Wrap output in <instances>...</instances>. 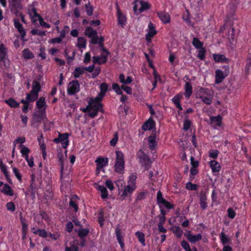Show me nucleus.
Here are the masks:
<instances>
[{
    "label": "nucleus",
    "mask_w": 251,
    "mask_h": 251,
    "mask_svg": "<svg viewBox=\"0 0 251 251\" xmlns=\"http://www.w3.org/2000/svg\"><path fill=\"white\" fill-rule=\"evenodd\" d=\"M116 160L115 164V171L119 173L123 174L124 172L125 161L124 154L120 151H116Z\"/></svg>",
    "instance_id": "obj_1"
},
{
    "label": "nucleus",
    "mask_w": 251,
    "mask_h": 251,
    "mask_svg": "<svg viewBox=\"0 0 251 251\" xmlns=\"http://www.w3.org/2000/svg\"><path fill=\"white\" fill-rule=\"evenodd\" d=\"M136 178V176L133 174L130 176L129 179L128 181V185L125 186L124 192L122 195V196L123 197L124 199L129 194H131L136 189V187L135 183Z\"/></svg>",
    "instance_id": "obj_2"
},
{
    "label": "nucleus",
    "mask_w": 251,
    "mask_h": 251,
    "mask_svg": "<svg viewBox=\"0 0 251 251\" xmlns=\"http://www.w3.org/2000/svg\"><path fill=\"white\" fill-rule=\"evenodd\" d=\"M138 156L142 166L144 167L146 170H149L151 167V161L148 156L145 154L141 150L138 151Z\"/></svg>",
    "instance_id": "obj_3"
},
{
    "label": "nucleus",
    "mask_w": 251,
    "mask_h": 251,
    "mask_svg": "<svg viewBox=\"0 0 251 251\" xmlns=\"http://www.w3.org/2000/svg\"><path fill=\"white\" fill-rule=\"evenodd\" d=\"M46 119V107L43 109L38 110L33 115L32 123L33 124L39 123Z\"/></svg>",
    "instance_id": "obj_4"
},
{
    "label": "nucleus",
    "mask_w": 251,
    "mask_h": 251,
    "mask_svg": "<svg viewBox=\"0 0 251 251\" xmlns=\"http://www.w3.org/2000/svg\"><path fill=\"white\" fill-rule=\"evenodd\" d=\"M138 0H135L134 1V3H135V4L133 6V10L136 14H138L139 13L150 8L151 5L149 4V3L148 2L144 1L143 0H140V1H139V3L141 5V7L138 9H138L137 8V4H136V2Z\"/></svg>",
    "instance_id": "obj_5"
},
{
    "label": "nucleus",
    "mask_w": 251,
    "mask_h": 251,
    "mask_svg": "<svg viewBox=\"0 0 251 251\" xmlns=\"http://www.w3.org/2000/svg\"><path fill=\"white\" fill-rule=\"evenodd\" d=\"M79 90V84L78 80H75L70 82L68 86V93L69 95H74Z\"/></svg>",
    "instance_id": "obj_6"
},
{
    "label": "nucleus",
    "mask_w": 251,
    "mask_h": 251,
    "mask_svg": "<svg viewBox=\"0 0 251 251\" xmlns=\"http://www.w3.org/2000/svg\"><path fill=\"white\" fill-rule=\"evenodd\" d=\"M226 71L227 72H226L225 75L220 70H217L215 72V83L216 84H219L221 83L225 77L227 75L229 72V67H226Z\"/></svg>",
    "instance_id": "obj_7"
},
{
    "label": "nucleus",
    "mask_w": 251,
    "mask_h": 251,
    "mask_svg": "<svg viewBox=\"0 0 251 251\" xmlns=\"http://www.w3.org/2000/svg\"><path fill=\"white\" fill-rule=\"evenodd\" d=\"M200 203L201 208L202 209H205L207 207L206 200L207 197L206 196V193L204 191H201L200 196Z\"/></svg>",
    "instance_id": "obj_8"
},
{
    "label": "nucleus",
    "mask_w": 251,
    "mask_h": 251,
    "mask_svg": "<svg viewBox=\"0 0 251 251\" xmlns=\"http://www.w3.org/2000/svg\"><path fill=\"white\" fill-rule=\"evenodd\" d=\"M68 136L69 134L67 133L59 134V135L60 142H61L62 147L64 149H66L68 145Z\"/></svg>",
    "instance_id": "obj_9"
},
{
    "label": "nucleus",
    "mask_w": 251,
    "mask_h": 251,
    "mask_svg": "<svg viewBox=\"0 0 251 251\" xmlns=\"http://www.w3.org/2000/svg\"><path fill=\"white\" fill-rule=\"evenodd\" d=\"M157 14L160 20L164 24L169 23L170 22V15L166 12H157Z\"/></svg>",
    "instance_id": "obj_10"
},
{
    "label": "nucleus",
    "mask_w": 251,
    "mask_h": 251,
    "mask_svg": "<svg viewBox=\"0 0 251 251\" xmlns=\"http://www.w3.org/2000/svg\"><path fill=\"white\" fill-rule=\"evenodd\" d=\"M107 60V56L104 55H101L100 56H95L93 57V61L95 64H101L105 63Z\"/></svg>",
    "instance_id": "obj_11"
},
{
    "label": "nucleus",
    "mask_w": 251,
    "mask_h": 251,
    "mask_svg": "<svg viewBox=\"0 0 251 251\" xmlns=\"http://www.w3.org/2000/svg\"><path fill=\"white\" fill-rule=\"evenodd\" d=\"M115 233L116 235L117 239L122 249H124V243L122 241L123 236L122 235L121 230L119 227V226H116L115 229Z\"/></svg>",
    "instance_id": "obj_12"
},
{
    "label": "nucleus",
    "mask_w": 251,
    "mask_h": 251,
    "mask_svg": "<svg viewBox=\"0 0 251 251\" xmlns=\"http://www.w3.org/2000/svg\"><path fill=\"white\" fill-rule=\"evenodd\" d=\"M117 15L118 24L123 27L126 25V16L122 13L119 8H117Z\"/></svg>",
    "instance_id": "obj_13"
},
{
    "label": "nucleus",
    "mask_w": 251,
    "mask_h": 251,
    "mask_svg": "<svg viewBox=\"0 0 251 251\" xmlns=\"http://www.w3.org/2000/svg\"><path fill=\"white\" fill-rule=\"evenodd\" d=\"M149 32L146 36L147 40L149 41L156 33V31L154 29V26L151 23H150L149 24Z\"/></svg>",
    "instance_id": "obj_14"
},
{
    "label": "nucleus",
    "mask_w": 251,
    "mask_h": 251,
    "mask_svg": "<svg viewBox=\"0 0 251 251\" xmlns=\"http://www.w3.org/2000/svg\"><path fill=\"white\" fill-rule=\"evenodd\" d=\"M213 57L214 60L217 62L227 63L229 61V59L223 54H214Z\"/></svg>",
    "instance_id": "obj_15"
},
{
    "label": "nucleus",
    "mask_w": 251,
    "mask_h": 251,
    "mask_svg": "<svg viewBox=\"0 0 251 251\" xmlns=\"http://www.w3.org/2000/svg\"><path fill=\"white\" fill-rule=\"evenodd\" d=\"M187 238L190 242L193 243L200 241L202 238V236L201 234L193 235L188 233L187 235Z\"/></svg>",
    "instance_id": "obj_16"
},
{
    "label": "nucleus",
    "mask_w": 251,
    "mask_h": 251,
    "mask_svg": "<svg viewBox=\"0 0 251 251\" xmlns=\"http://www.w3.org/2000/svg\"><path fill=\"white\" fill-rule=\"evenodd\" d=\"M154 126L155 123L153 120L151 119H149L142 126V129L144 130H150L152 129Z\"/></svg>",
    "instance_id": "obj_17"
},
{
    "label": "nucleus",
    "mask_w": 251,
    "mask_h": 251,
    "mask_svg": "<svg viewBox=\"0 0 251 251\" xmlns=\"http://www.w3.org/2000/svg\"><path fill=\"white\" fill-rule=\"evenodd\" d=\"M14 25L15 27L20 33L22 38H23L25 35V32L24 29L22 25L20 23L19 20L18 19L14 20Z\"/></svg>",
    "instance_id": "obj_18"
},
{
    "label": "nucleus",
    "mask_w": 251,
    "mask_h": 251,
    "mask_svg": "<svg viewBox=\"0 0 251 251\" xmlns=\"http://www.w3.org/2000/svg\"><path fill=\"white\" fill-rule=\"evenodd\" d=\"M97 163L98 169H102L104 166H106L108 163V159L106 158L104 159L103 157H99L96 160Z\"/></svg>",
    "instance_id": "obj_19"
},
{
    "label": "nucleus",
    "mask_w": 251,
    "mask_h": 251,
    "mask_svg": "<svg viewBox=\"0 0 251 251\" xmlns=\"http://www.w3.org/2000/svg\"><path fill=\"white\" fill-rule=\"evenodd\" d=\"M209 164L213 172L216 173L220 171L221 167L217 161L212 160Z\"/></svg>",
    "instance_id": "obj_20"
},
{
    "label": "nucleus",
    "mask_w": 251,
    "mask_h": 251,
    "mask_svg": "<svg viewBox=\"0 0 251 251\" xmlns=\"http://www.w3.org/2000/svg\"><path fill=\"white\" fill-rule=\"evenodd\" d=\"M9 2L12 8L15 9L16 11H19L22 9L20 0H9Z\"/></svg>",
    "instance_id": "obj_21"
},
{
    "label": "nucleus",
    "mask_w": 251,
    "mask_h": 251,
    "mask_svg": "<svg viewBox=\"0 0 251 251\" xmlns=\"http://www.w3.org/2000/svg\"><path fill=\"white\" fill-rule=\"evenodd\" d=\"M89 108L91 109V110H96L97 111H102V104L100 102L90 103V102H89Z\"/></svg>",
    "instance_id": "obj_22"
},
{
    "label": "nucleus",
    "mask_w": 251,
    "mask_h": 251,
    "mask_svg": "<svg viewBox=\"0 0 251 251\" xmlns=\"http://www.w3.org/2000/svg\"><path fill=\"white\" fill-rule=\"evenodd\" d=\"M210 122L211 124H213V125L216 126H220L221 125L222 117L220 115H218L216 117H211Z\"/></svg>",
    "instance_id": "obj_23"
},
{
    "label": "nucleus",
    "mask_w": 251,
    "mask_h": 251,
    "mask_svg": "<svg viewBox=\"0 0 251 251\" xmlns=\"http://www.w3.org/2000/svg\"><path fill=\"white\" fill-rule=\"evenodd\" d=\"M156 137L155 135L150 136L148 138L149 146L151 150L155 149L157 146L156 142L155 141Z\"/></svg>",
    "instance_id": "obj_24"
},
{
    "label": "nucleus",
    "mask_w": 251,
    "mask_h": 251,
    "mask_svg": "<svg viewBox=\"0 0 251 251\" xmlns=\"http://www.w3.org/2000/svg\"><path fill=\"white\" fill-rule=\"evenodd\" d=\"M192 93V86L191 84L187 82L185 85V96L187 99L189 98Z\"/></svg>",
    "instance_id": "obj_25"
},
{
    "label": "nucleus",
    "mask_w": 251,
    "mask_h": 251,
    "mask_svg": "<svg viewBox=\"0 0 251 251\" xmlns=\"http://www.w3.org/2000/svg\"><path fill=\"white\" fill-rule=\"evenodd\" d=\"M32 92H35L38 94L39 92L41 90V85L40 79L39 80H34L32 82Z\"/></svg>",
    "instance_id": "obj_26"
},
{
    "label": "nucleus",
    "mask_w": 251,
    "mask_h": 251,
    "mask_svg": "<svg viewBox=\"0 0 251 251\" xmlns=\"http://www.w3.org/2000/svg\"><path fill=\"white\" fill-rule=\"evenodd\" d=\"M1 192L8 196H12L13 195V191L7 184L4 185V186Z\"/></svg>",
    "instance_id": "obj_27"
},
{
    "label": "nucleus",
    "mask_w": 251,
    "mask_h": 251,
    "mask_svg": "<svg viewBox=\"0 0 251 251\" xmlns=\"http://www.w3.org/2000/svg\"><path fill=\"white\" fill-rule=\"evenodd\" d=\"M97 33L98 32L96 30H94L92 27L88 26L85 29L84 34L90 38L94 35L96 36V34H97Z\"/></svg>",
    "instance_id": "obj_28"
},
{
    "label": "nucleus",
    "mask_w": 251,
    "mask_h": 251,
    "mask_svg": "<svg viewBox=\"0 0 251 251\" xmlns=\"http://www.w3.org/2000/svg\"><path fill=\"white\" fill-rule=\"evenodd\" d=\"M36 106L39 110L43 109L45 107L46 108V104L45 101V98L44 97H41L36 102Z\"/></svg>",
    "instance_id": "obj_29"
},
{
    "label": "nucleus",
    "mask_w": 251,
    "mask_h": 251,
    "mask_svg": "<svg viewBox=\"0 0 251 251\" xmlns=\"http://www.w3.org/2000/svg\"><path fill=\"white\" fill-rule=\"evenodd\" d=\"M38 93L35 92H32V91H31L29 93L26 94V100H27L28 101L32 102L38 98Z\"/></svg>",
    "instance_id": "obj_30"
},
{
    "label": "nucleus",
    "mask_w": 251,
    "mask_h": 251,
    "mask_svg": "<svg viewBox=\"0 0 251 251\" xmlns=\"http://www.w3.org/2000/svg\"><path fill=\"white\" fill-rule=\"evenodd\" d=\"M98 190H99L101 193V197L102 199H106L108 197V192L106 188L101 185H99L97 188Z\"/></svg>",
    "instance_id": "obj_31"
},
{
    "label": "nucleus",
    "mask_w": 251,
    "mask_h": 251,
    "mask_svg": "<svg viewBox=\"0 0 251 251\" xmlns=\"http://www.w3.org/2000/svg\"><path fill=\"white\" fill-rule=\"evenodd\" d=\"M46 193L45 194L46 199L48 200H50L52 199L53 197V193L51 189V186L49 183L46 186Z\"/></svg>",
    "instance_id": "obj_32"
},
{
    "label": "nucleus",
    "mask_w": 251,
    "mask_h": 251,
    "mask_svg": "<svg viewBox=\"0 0 251 251\" xmlns=\"http://www.w3.org/2000/svg\"><path fill=\"white\" fill-rule=\"evenodd\" d=\"M135 235L137 237L139 241L142 244L143 246H145V239L144 234L140 231H137L135 233Z\"/></svg>",
    "instance_id": "obj_33"
},
{
    "label": "nucleus",
    "mask_w": 251,
    "mask_h": 251,
    "mask_svg": "<svg viewBox=\"0 0 251 251\" xmlns=\"http://www.w3.org/2000/svg\"><path fill=\"white\" fill-rule=\"evenodd\" d=\"M23 57L26 59L33 58L34 55L32 52L28 49H25L23 51Z\"/></svg>",
    "instance_id": "obj_34"
},
{
    "label": "nucleus",
    "mask_w": 251,
    "mask_h": 251,
    "mask_svg": "<svg viewBox=\"0 0 251 251\" xmlns=\"http://www.w3.org/2000/svg\"><path fill=\"white\" fill-rule=\"evenodd\" d=\"M193 45L197 49H200L202 48L203 43L200 41L198 38H194L192 41Z\"/></svg>",
    "instance_id": "obj_35"
},
{
    "label": "nucleus",
    "mask_w": 251,
    "mask_h": 251,
    "mask_svg": "<svg viewBox=\"0 0 251 251\" xmlns=\"http://www.w3.org/2000/svg\"><path fill=\"white\" fill-rule=\"evenodd\" d=\"M6 56V49L3 44L0 45V61H2Z\"/></svg>",
    "instance_id": "obj_36"
},
{
    "label": "nucleus",
    "mask_w": 251,
    "mask_h": 251,
    "mask_svg": "<svg viewBox=\"0 0 251 251\" xmlns=\"http://www.w3.org/2000/svg\"><path fill=\"white\" fill-rule=\"evenodd\" d=\"M5 102L11 107H17L19 105V103L17 102L12 98H10L7 100H5Z\"/></svg>",
    "instance_id": "obj_37"
},
{
    "label": "nucleus",
    "mask_w": 251,
    "mask_h": 251,
    "mask_svg": "<svg viewBox=\"0 0 251 251\" xmlns=\"http://www.w3.org/2000/svg\"><path fill=\"white\" fill-rule=\"evenodd\" d=\"M89 232V230L86 228L81 229L78 231V235L81 239H84Z\"/></svg>",
    "instance_id": "obj_38"
},
{
    "label": "nucleus",
    "mask_w": 251,
    "mask_h": 251,
    "mask_svg": "<svg viewBox=\"0 0 251 251\" xmlns=\"http://www.w3.org/2000/svg\"><path fill=\"white\" fill-rule=\"evenodd\" d=\"M86 40L83 37H78L77 39V46L79 48H86Z\"/></svg>",
    "instance_id": "obj_39"
},
{
    "label": "nucleus",
    "mask_w": 251,
    "mask_h": 251,
    "mask_svg": "<svg viewBox=\"0 0 251 251\" xmlns=\"http://www.w3.org/2000/svg\"><path fill=\"white\" fill-rule=\"evenodd\" d=\"M103 97H104L103 95L99 93V95H98V96L96 97L95 99L91 98L89 102H90V103H97V102H100V101L102 100Z\"/></svg>",
    "instance_id": "obj_40"
},
{
    "label": "nucleus",
    "mask_w": 251,
    "mask_h": 251,
    "mask_svg": "<svg viewBox=\"0 0 251 251\" xmlns=\"http://www.w3.org/2000/svg\"><path fill=\"white\" fill-rule=\"evenodd\" d=\"M182 96L181 94H178L176 95L173 99L172 101L174 103V104L176 105H178L180 104V100L182 99Z\"/></svg>",
    "instance_id": "obj_41"
},
{
    "label": "nucleus",
    "mask_w": 251,
    "mask_h": 251,
    "mask_svg": "<svg viewBox=\"0 0 251 251\" xmlns=\"http://www.w3.org/2000/svg\"><path fill=\"white\" fill-rule=\"evenodd\" d=\"M58 157L59 158V161L61 165V179H63V155L62 153H59L58 154Z\"/></svg>",
    "instance_id": "obj_42"
},
{
    "label": "nucleus",
    "mask_w": 251,
    "mask_h": 251,
    "mask_svg": "<svg viewBox=\"0 0 251 251\" xmlns=\"http://www.w3.org/2000/svg\"><path fill=\"white\" fill-rule=\"evenodd\" d=\"M84 73V71L80 68H76L74 72V76L75 78H78Z\"/></svg>",
    "instance_id": "obj_43"
},
{
    "label": "nucleus",
    "mask_w": 251,
    "mask_h": 251,
    "mask_svg": "<svg viewBox=\"0 0 251 251\" xmlns=\"http://www.w3.org/2000/svg\"><path fill=\"white\" fill-rule=\"evenodd\" d=\"M205 52L206 50L203 48L200 49L197 55L198 57L201 60H203L205 58Z\"/></svg>",
    "instance_id": "obj_44"
},
{
    "label": "nucleus",
    "mask_w": 251,
    "mask_h": 251,
    "mask_svg": "<svg viewBox=\"0 0 251 251\" xmlns=\"http://www.w3.org/2000/svg\"><path fill=\"white\" fill-rule=\"evenodd\" d=\"M100 94L104 96L108 89V85L105 83H102L100 85Z\"/></svg>",
    "instance_id": "obj_45"
},
{
    "label": "nucleus",
    "mask_w": 251,
    "mask_h": 251,
    "mask_svg": "<svg viewBox=\"0 0 251 251\" xmlns=\"http://www.w3.org/2000/svg\"><path fill=\"white\" fill-rule=\"evenodd\" d=\"M112 89L118 95H122L123 92L120 88L119 85L117 83H113L112 84Z\"/></svg>",
    "instance_id": "obj_46"
},
{
    "label": "nucleus",
    "mask_w": 251,
    "mask_h": 251,
    "mask_svg": "<svg viewBox=\"0 0 251 251\" xmlns=\"http://www.w3.org/2000/svg\"><path fill=\"white\" fill-rule=\"evenodd\" d=\"M160 205H163L166 208L172 209L174 207V205L171 204L169 202L166 201L165 199L160 202Z\"/></svg>",
    "instance_id": "obj_47"
},
{
    "label": "nucleus",
    "mask_w": 251,
    "mask_h": 251,
    "mask_svg": "<svg viewBox=\"0 0 251 251\" xmlns=\"http://www.w3.org/2000/svg\"><path fill=\"white\" fill-rule=\"evenodd\" d=\"M200 99L203 102L208 105L210 104L212 102V98L210 97L200 96Z\"/></svg>",
    "instance_id": "obj_48"
},
{
    "label": "nucleus",
    "mask_w": 251,
    "mask_h": 251,
    "mask_svg": "<svg viewBox=\"0 0 251 251\" xmlns=\"http://www.w3.org/2000/svg\"><path fill=\"white\" fill-rule=\"evenodd\" d=\"M85 8L86 9L87 15L88 16H91L93 12V8L92 6L89 3L88 4L85 5Z\"/></svg>",
    "instance_id": "obj_49"
},
{
    "label": "nucleus",
    "mask_w": 251,
    "mask_h": 251,
    "mask_svg": "<svg viewBox=\"0 0 251 251\" xmlns=\"http://www.w3.org/2000/svg\"><path fill=\"white\" fill-rule=\"evenodd\" d=\"M219 151L217 150H211L209 151V157L213 158H216L219 154Z\"/></svg>",
    "instance_id": "obj_50"
},
{
    "label": "nucleus",
    "mask_w": 251,
    "mask_h": 251,
    "mask_svg": "<svg viewBox=\"0 0 251 251\" xmlns=\"http://www.w3.org/2000/svg\"><path fill=\"white\" fill-rule=\"evenodd\" d=\"M31 32L33 35H38L39 36H45L46 35L45 32L41 31L38 29H34L31 31Z\"/></svg>",
    "instance_id": "obj_51"
},
{
    "label": "nucleus",
    "mask_w": 251,
    "mask_h": 251,
    "mask_svg": "<svg viewBox=\"0 0 251 251\" xmlns=\"http://www.w3.org/2000/svg\"><path fill=\"white\" fill-rule=\"evenodd\" d=\"M6 208L8 210L13 212L15 210V205L14 202H9L6 203Z\"/></svg>",
    "instance_id": "obj_52"
},
{
    "label": "nucleus",
    "mask_w": 251,
    "mask_h": 251,
    "mask_svg": "<svg viewBox=\"0 0 251 251\" xmlns=\"http://www.w3.org/2000/svg\"><path fill=\"white\" fill-rule=\"evenodd\" d=\"M156 199L157 204H158L159 205V207L161 208L162 206L160 205V202L164 200V199L163 198L162 193L160 191L157 192Z\"/></svg>",
    "instance_id": "obj_53"
},
{
    "label": "nucleus",
    "mask_w": 251,
    "mask_h": 251,
    "mask_svg": "<svg viewBox=\"0 0 251 251\" xmlns=\"http://www.w3.org/2000/svg\"><path fill=\"white\" fill-rule=\"evenodd\" d=\"M221 239L223 244H227L229 241V239L224 232L221 233Z\"/></svg>",
    "instance_id": "obj_54"
},
{
    "label": "nucleus",
    "mask_w": 251,
    "mask_h": 251,
    "mask_svg": "<svg viewBox=\"0 0 251 251\" xmlns=\"http://www.w3.org/2000/svg\"><path fill=\"white\" fill-rule=\"evenodd\" d=\"M182 247L186 251H191V249L188 243L186 241H182L181 243Z\"/></svg>",
    "instance_id": "obj_55"
},
{
    "label": "nucleus",
    "mask_w": 251,
    "mask_h": 251,
    "mask_svg": "<svg viewBox=\"0 0 251 251\" xmlns=\"http://www.w3.org/2000/svg\"><path fill=\"white\" fill-rule=\"evenodd\" d=\"M174 232H175L176 236L178 237H180L182 233V230L178 226H175L173 228Z\"/></svg>",
    "instance_id": "obj_56"
},
{
    "label": "nucleus",
    "mask_w": 251,
    "mask_h": 251,
    "mask_svg": "<svg viewBox=\"0 0 251 251\" xmlns=\"http://www.w3.org/2000/svg\"><path fill=\"white\" fill-rule=\"evenodd\" d=\"M191 126V121L188 119H186L184 121L183 125V129L184 130H188Z\"/></svg>",
    "instance_id": "obj_57"
},
{
    "label": "nucleus",
    "mask_w": 251,
    "mask_h": 251,
    "mask_svg": "<svg viewBox=\"0 0 251 251\" xmlns=\"http://www.w3.org/2000/svg\"><path fill=\"white\" fill-rule=\"evenodd\" d=\"M186 188L188 190H196L197 188V186L196 184H192L191 182H188L186 184Z\"/></svg>",
    "instance_id": "obj_58"
},
{
    "label": "nucleus",
    "mask_w": 251,
    "mask_h": 251,
    "mask_svg": "<svg viewBox=\"0 0 251 251\" xmlns=\"http://www.w3.org/2000/svg\"><path fill=\"white\" fill-rule=\"evenodd\" d=\"M43 138V135H41L40 138L38 139L39 145H40L41 150H46V146L44 143Z\"/></svg>",
    "instance_id": "obj_59"
},
{
    "label": "nucleus",
    "mask_w": 251,
    "mask_h": 251,
    "mask_svg": "<svg viewBox=\"0 0 251 251\" xmlns=\"http://www.w3.org/2000/svg\"><path fill=\"white\" fill-rule=\"evenodd\" d=\"M118 139V133H115L114 134V138L110 142L111 146L114 147L117 144Z\"/></svg>",
    "instance_id": "obj_60"
},
{
    "label": "nucleus",
    "mask_w": 251,
    "mask_h": 251,
    "mask_svg": "<svg viewBox=\"0 0 251 251\" xmlns=\"http://www.w3.org/2000/svg\"><path fill=\"white\" fill-rule=\"evenodd\" d=\"M69 27L68 26H65L64 29H62L60 32V37L61 38H64L65 37L66 33L69 32Z\"/></svg>",
    "instance_id": "obj_61"
},
{
    "label": "nucleus",
    "mask_w": 251,
    "mask_h": 251,
    "mask_svg": "<svg viewBox=\"0 0 251 251\" xmlns=\"http://www.w3.org/2000/svg\"><path fill=\"white\" fill-rule=\"evenodd\" d=\"M91 38L90 43L93 44H97L99 43V39L98 36V34H96V36L94 35Z\"/></svg>",
    "instance_id": "obj_62"
},
{
    "label": "nucleus",
    "mask_w": 251,
    "mask_h": 251,
    "mask_svg": "<svg viewBox=\"0 0 251 251\" xmlns=\"http://www.w3.org/2000/svg\"><path fill=\"white\" fill-rule=\"evenodd\" d=\"M228 37L230 41L234 40V35L235 34V29L234 28H232L231 31H228Z\"/></svg>",
    "instance_id": "obj_63"
},
{
    "label": "nucleus",
    "mask_w": 251,
    "mask_h": 251,
    "mask_svg": "<svg viewBox=\"0 0 251 251\" xmlns=\"http://www.w3.org/2000/svg\"><path fill=\"white\" fill-rule=\"evenodd\" d=\"M21 152L22 155L24 156L25 155H28V153L30 152V150L27 147L25 146H23Z\"/></svg>",
    "instance_id": "obj_64"
}]
</instances>
